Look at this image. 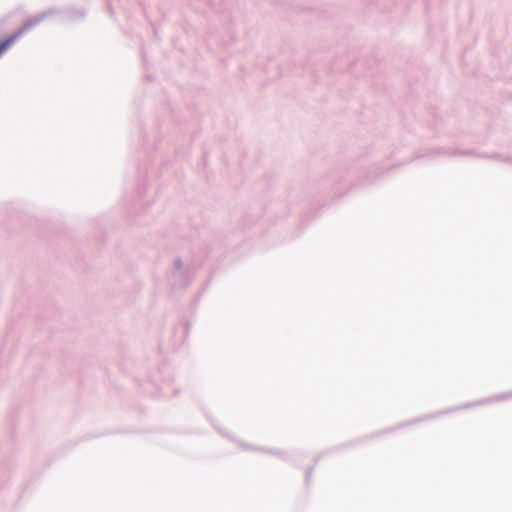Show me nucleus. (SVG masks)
<instances>
[{"instance_id":"1","label":"nucleus","mask_w":512,"mask_h":512,"mask_svg":"<svg viewBox=\"0 0 512 512\" xmlns=\"http://www.w3.org/2000/svg\"><path fill=\"white\" fill-rule=\"evenodd\" d=\"M20 32L6 38L2 42H0V55H2L7 49H9L12 44L16 41V39L19 37Z\"/></svg>"}]
</instances>
